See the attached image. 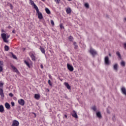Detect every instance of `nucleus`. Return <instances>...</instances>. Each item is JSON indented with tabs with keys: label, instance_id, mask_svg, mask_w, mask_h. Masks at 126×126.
Here are the masks:
<instances>
[{
	"label": "nucleus",
	"instance_id": "obj_33",
	"mask_svg": "<svg viewBox=\"0 0 126 126\" xmlns=\"http://www.w3.org/2000/svg\"><path fill=\"white\" fill-rule=\"evenodd\" d=\"M92 110H93V111H94V112L96 111V106H94L92 107Z\"/></svg>",
	"mask_w": 126,
	"mask_h": 126
},
{
	"label": "nucleus",
	"instance_id": "obj_59",
	"mask_svg": "<svg viewBox=\"0 0 126 126\" xmlns=\"http://www.w3.org/2000/svg\"><path fill=\"white\" fill-rule=\"evenodd\" d=\"M113 118H115V116H114Z\"/></svg>",
	"mask_w": 126,
	"mask_h": 126
},
{
	"label": "nucleus",
	"instance_id": "obj_13",
	"mask_svg": "<svg viewBox=\"0 0 126 126\" xmlns=\"http://www.w3.org/2000/svg\"><path fill=\"white\" fill-rule=\"evenodd\" d=\"M72 117H73V118H75V119H78L77 113L74 110L73 111V113L72 114Z\"/></svg>",
	"mask_w": 126,
	"mask_h": 126
},
{
	"label": "nucleus",
	"instance_id": "obj_24",
	"mask_svg": "<svg viewBox=\"0 0 126 126\" xmlns=\"http://www.w3.org/2000/svg\"><path fill=\"white\" fill-rule=\"evenodd\" d=\"M66 12L67 14H69V13L71 12V9H70V8H67L66 10Z\"/></svg>",
	"mask_w": 126,
	"mask_h": 126
},
{
	"label": "nucleus",
	"instance_id": "obj_37",
	"mask_svg": "<svg viewBox=\"0 0 126 126\" xmlns=\"http://www.w3.org/2000/svg\"><path fill=\"white\" fill-rule=\"evenodd\" d=\"M11 104L12 107H14V106L15 105V103H14V102H11Z\"/></svg>",
	"mask_w": 126,
	"mask_h": 126
},
{
	"label": "nucleus",
	"instance_id": "obj_40",
	"mask_svg": "<svg viewBox=\"0 0 126 126\" xmlns=\"http://www.w3.org/2000/svg\"><path fill=\"white\" fill-rule=\"evenodd\" d=\"M3 87V83H0V87Z\"/></svg>",
	"mask_w": 126,
	"mask_h": 126
},
{
	"label": "nucleus",
	"instance_id": "obj_49",
	"mask_svg": "<svg viewBox=\"0 0 126 126\" xmlns=\"http://www.w3.org/2000/svg\"><path fill=\"white\" fill-rule=\"evenodd\" d=\"M49 78H50V79H51V78H52V76H51V75H49Z\"/></svg>",
	"mask_w": 126,
	"mask_h": 126
},
{
	"label": "nucleus",
	"instance_id": "obj_39",
	"mask_svg": "<svg viewBox=\"0 0 126 126\" xmlns=\"http://www.w3.org/2000/svg\"><path fill=\"white\" fill-rule=\"evenodd\" d=\"M3 70V69L2 68V66H0V72H1Z\"/></svg>",
	"mask_w": 126,
	"mask_h": 126
},
{
	"label": "nucleus",
	"instance_id": "obj_19",
	"mask_svg": "<svg viewBox=\"0 0 126 126\" xmlns=\"http://www.w3.org/2000/svg\"><path fill=\"white\" fill-rule=\"evenodd\" d=\"M39 49L40 50L41 53L44 54V55H46L45 49L42 46H40Z\"/></svg>",
	"mask_w": 126,
	"mask_h": 126
},
{
	"label": "nucleus",
	"instance_id": "obj_50",
	"mask_svg": "<svg viewBox=\"0 0 126 126\" xmlns=\"http://www.w3.org/2000/svg\"><path fill=\"white\" fill-rule=\"evenodd\" d=\"M109 57H112V54H111V53H109Z\"/></svg>",
	"mask_w": 126,
	"mask_h": 126
},
{
	"label": "nucleus",
	"instance_id": "obj_51",
	"mask_svg": "<svg viewBox=\"0 0 126 126\" xmlns=\"http://www.w3.org/2000/svg\"><path fill=\"white\" fill-rule=\"evenodd\" d=\"M8 28H9V29H10L11 28V27L10 26H8Z\"/></svg>",
	"mask_w": 126,
	"mask_h": 126
},
{
	"label": "nucleus",
	"instance_id": "obj_28",
	"mask_svg": "<svg viewBox=\"0 0 126 126\" xmlns=\"http://www.w3.org/2000/svg\"><path fill=\"white\" fill-rule=\"evenodd\" d=\"M68 39L69 41H70L71 42H72L73 41V37H72V36L71 35H70Z\"/></svg>",
	"mask_w": 126,
	"mask_h": 126
},
{
	"label": "nucleus",
	"instance_id": "obj_22",
	"mask_svg": "<svg viewBox=\"0 0 126 126\" xmlns=\"http://www.w3.org/2000/svg\"><path fill=\"white\" fill-rule=\"evenodd\" d=\"M24 63L26 64V65H27V66L29 67V68L31 67V66H30V63H29V62H28V61L25 60Z\"/></svg>",
	"mask_w": 126,
	"mask_h": 126
},
{
	"label": "nucleus",
	"instance_id": "obj_26",
	"mask_svg": "<svg viewBox=\"0 0 126 126\" xmlns=\"http://www.w3.org/2000/svg\"><path fill=\"white\" fill-rule=\"evenodd\" d=\"M7 6H10L11 9L13 10V6L12 5V4L9 3V2H8L7 3Z\"/></svg>",
	"mask_w": 126,
	"mask_h": 126
},
{
	"label": "nucleus",
	"instance_id": "obj_29",
	"mask_svg": "<svg viewBox=\"0 0 126 126\" xmlns=\"http://www.w3.org/2000/svg\"><path fill=\"white\" fill-rule=\"evenodd\" d=\"M121 65L122 66H126V62L124 61H122L121 62Z\"/></svg>",
	"mask_w": 126,
	"mask_h": 126
},
{
	"label": "nucleus",
	"instance_id": "obj_7",
	"mask_svg": "<svg viewBox=\"0 0 126 126\" xmlns=\"http://www.w3.org/2000/svg\"><path fill=\"white\" fill-rule=\"evenodd\" d=\"M18 102L21 106H24V105H25V101H24L23 99H19Z\"/></svg>",
	"mask_w": 126,
	"mask_h": 126
},
{
	"label": "nucleus",
	"instance_id": "obj_27",
	"mask_svg": "<svg viewBox=\"0 0 126 126\" xmlns=\"http://www.w3.org/2000/svg\"><path fill=\"white\" fill-rule=\"evenodd\" d=\"M73 45H74V49H75V50L77 49L78 48V46L77 44H76V42H74Z\"/></svg>",
	"mask_w": 126,
	"mask_h": 126
},
{
	"label": "nucleus",
	"instance_id": "obj_25",
	"mask_svg": "<svg viewBox=\"0 0 126 126\" xmlns=\"http://www.w3.org/2000/svg\"><path fill=\"white\" fill-rule=\"evenodd\" d=\"M45 11L47 14H51V11L48 8H45Z\"/></svg>",
	"mask_w": 126,
	"mask_h": 126
},
{
	"label": "nucleus",
	"instance_id": "obj_11",
	"mask_svg": "<svg viewBox=\"0 0 126 126\" xmlns=\"http://www.w3.org/2000/svg\"><path fill=\"white\" fill-rule=\"evenodd\" d=\"M0 95L1 97V99L4 98V94H3V90L0 88Z\"/></svg>",
	"mask_w": 126,
	"mask_h": 126
},
{
	"label": "nucleus",
	"instance_id": "obj_20",
	"mask_svg": "<svg viewBox=\"0 0 126 126\" xmlns=\"http://www.w3.org/2000/svg\"><path fill=\"white\" fill-rule=\"evenodd\" d=\"M40 95L39 94H34V98L36 100H39L40 99Z\"/></svg>",
	"mask_w": 126,
	"mask_h": 126
},
{
	"label": "nucleus",
	"instance_id": "obj_47",
	"mask_svg": "<svg viewBox=\"0 0 126 126\" xmlns=\"http://www.w3.org/2000/svg\"><path fill=\"white\" fill-rule=\"evenodd\" d=\"M59 78L60 79V80H61V81H63V79H61V78H60V77H59Z\"/></svg>",
	"mask_w": 126,
	"mask_h": 126
},
{
	"label": "nucleus",
	"instance_id": "obj_18",
	"mask_svg": "<svg viewBox=\"0 0 126 126\" xmlns=\"http://www.w3.org/2000/svg\"><path fill=\"white\" fill-rule=\"evenodd\" d=\"M5 107L6 109H7V110H10V104H9L8 102H6L5 103Z\"/></svg>",
	"mask_w": 126,
	"mask_h": 126
},
{
	"label": "nucleus",
	"instance_id": "obj_31",
	"mask_svg": "<svg viewBox=\"0 0 126 126\" xmlns=\"http://www.w3.org/2000/svg\"><path fill=\"white\" fill-rule=\"evenodd\" d=\"M85 6L86 8H89V4L88 3H85Z\"/></svg>",
	"mask_w": 126,
	"mask_h": 126
},
{
	"label": "nucleus",
	"instance_id": "obj_14",
	"mask_svg": "<svg viewBox=\"0 0 126 126\" xmlns=\"http://www.w3.org/2000/svg\"><path fill=\"white\" fill-rule=\"evenodd\" d=\"M64 85L66 87L67 89H68V90H70L71 89V87L69 85V84L67 82H64Z\"/></svg>",
	"mask_w": 126,
	"mask_h": 126
},
{
	"label": "nucleus",
	"instance_id": "obj_1",
	"mask_svg": "<svg viewBox=\"0 0 126 126\" xmlns=\"http://www.w3.org/2000/svg\"><path fill=\"white\" fill-rule=\"evenodd\" d=\"M1 37L4 43H8L7 39L10 37V35H6V33H2L1 34Z\"/></svg>",
	"mask_w": 126,
	"mask_h": 126
},
{
	"label": "nucleus",
	"instance_id": "obj_30",
	"mask_svg": "<svg viewBox=\"0 0 126 126\" xmlns=\"http://www.w3.org/2000/svg\"><path fill=\"white\" fill-rule=\"evenodd\" d=\"M4 49L5 51H6V52H7V51H9V47L7 45H5Z\"/></svg>",
	"mask_w": 126,
	"mask_h": 126
},
{
	"label": "nucleus",
	"instance_id": "obj_58",
	"mask_svg": "<svg viewBox=\"0 0 126 126\" xmlns=\"http://www.w3.org/2000/svg\"><path fill=\"white\" fill-rule=\"evenodd\" d=\"M107 17H108V15H106Z\"/></svg>",
	"mask_w": 126,
	"mask_h": 126
},
{
	"label": "nucleus",
	"instance_id": "obj_38",
	"mask_svg": "<svg viewBox=\"0 0 126 126\" xmlns=\"http://www.w3.org/2000/svg\"><path fill=\"white\" fill-rule=\"evenodd\" d=\"M9 96H10V97H13V94L12 93H10L9 94Z\"/></svg>",
	"mask_w": 126,
	"mask_h": 126
},
{
	"label": "nucleus",
	"instance_id": "obj_41",
	"mask_svg": "<svg viewBox=\"0 0 126 126\" xmlns=\"http://www.w3.org/2000/svg\"><path fill=\"white\" fill-rule=\"evenodd\" d=\"M106 111L107 114H110V110H109V109L107 108Z\"/></svg>",
	"mask_w": 126,
	"mask_h": 126
},
{
	"label": "nucleus",
	"instance_id": "obj_5",
	"mask_svg": "<svg viewBox=\"0 0 126 126\" xmlns=\"http://www.w3.org/2000/svg\"><path fill=\"white\" fill-rule=\"evenodd\" d=\"M30 56L31 58H32V61H36V58H35V55H34V52H30Z\"/></svg>",
	"mask_w": 126,
	"mask_h": 126
},
{
	"label": "nucleus",
	"instance_id": "obj_42",
	"mask_svg": "<svg viewBox=\"0 0 126 126\" xmlns=\"http://www.w3.org/2000/svg\"><path fill=\"white\" fill-rule=\"evenodd\" d=\"M61 0H55V1L57 2V3H60V1Z\"/></svg>",
	"mask_w": 126,
	"mask_h": 126
},
{
	"label": "nucleus",
	"instance_id": "obj_35",
	"mask_svg": "<svg viewBox=\"0 0 126 126\" xmlns=\"http://www.w3.org/2000/svg\"><path fill=\"white\" fill-rule=\"evenodd\" d=\"M3 65V61H0V66Z\"/></svg>",
	"mask_w": 126,
	"mask_h": 126
},
{
	"label": "nucleus",
	"instance_id": "obj_2",
	"mask_svg": "<svg viewBox=\"0 0 126 126\" xmlns=\"http://www.w3.org/2000/svg\"><path fill=\"white\" fill-rule=\"evenodd\" d=\"M35 10L36 11V13L38 14V18L40 20L43 18V14H42V13L39 11V8H37V9H35Z\"/></svg>",
	"mask_w": 126,
	"mask_h": 126
},
{
	"label": "nucleus",
	"instance_id": "obj_46",
	"mask_svg": "<svg viewBox=\"0 0 126 126\" xmlns=\"http://www.w3.org/2000/svg\"><path fill=\"white\" fill-rule=\"evenodd\" d=\"M12 32V33H15V30H13Z\"/></svg>",
	"mask_w": 126,
	"mask_h": 126
},
{
	"label": "nucleus",
	"instance_id": "obj_56",
	"mask_svg": "<svg viewBox=\"0 0 126 126\" xmlns=\"http://www.w3.org/2000/svg\"><path fill=\"white\" fill-rule=\"evenodd\" d=\"M125 21H126V18H125Z\"/></svg>",
	"mask_w": 126,
	"mask_h": 126
},
{
	"label": "nucleus",
	"instance_id": "obj_8",
	"mask_svg": "<svg viewBox=\"0 0 126 126\" xmlns=\"http://www.w3.org/2000/svg\"><path fill=\"white\" fill-rule=\"evenodd\" d=\"M67 69H68V70H69V71H73V66H72V65L69 63H67Z\"/></svg>",
	"mask_w": 126,
	"mask_h": 126
},
{
	"label": "nucleus",
	"instance_id": "obj_15",
	"mask_svg": "<svg viewBox=\"0 0 126 126\" xmlns=\"http://www.w3.org/2000/svg\"><path fill=\"white\" fill-rule=\"evenodd\" d=\"M119 68V65H118V63H116L113 66V69L115 71H118Z\"/></svg>",
	"mask_w": 126,
	"mask_h": 126
},
{
	"label": "nucleus",
	"instance_id": "obj_16",
	"mask_svg": "<svg viewBox=\"0 0 126 126\" xmlns=\"http://www.w3.org/2000/svg\"><path fill=\"white\" fill-rule=\"evenodd\" d=\"M116 55L118 57L119 59L120 60H122L123 58H122V55H121V53L119 51H117L116 52Z\"/></svg>",
	"mask_w": 126,
	"mask_h": 126
},
{
	"label": "nucleus",
	"instance_id": "obj_45",
	"mask_svg": "<svg viewBox=\"0 0 126 126\" xmlns=\"http://www.w3.org/2000/svg\"><path fill=\"white\" fill-rule=\"evenodd\" d=\"M64 117H65V119H67V115H66V114L64 115Z\"/></svg>",
	"mask_w": 126,
	"mask_h": 126
},
{
	"label": "nucleus",
	"instance_id": "obj_32",
	"mask_svg": "<svg viewBox=\"0 0 126 126\" xmlns=\"http://www.w3.org/2000/svg\"><path fill=\"white\" fill-rule=\"evenodd\" d=\"M48 84L50 86H52L53 84H52V82H51L50 80H48Z\"/></svg>",
	"mask_w": 126,
	"mask_h": 126
},
{
	"label": "nucleus",
	"instance_id": "obj_12",
	"mask_svg": "<svg viewBox=\"0 0 126 126\" xmlns=\"http://www.w3.org/2000/svg\"><path fill=\"white\" fill-rule=\"evenodd\" d=\"M96 115L97 118H98V119H102V114H101V112L100 111H97L96 113Z\"/></svg>",
	"mask_w": 126,
	"mask_h": 126
},
{
	"label": "nucleus",
	"instance_id": "obj_17",
	"mask_svg": "<svg viewBox=\"0 0 126 126\" xmlns=\"http://www.w3.org/2000/svg\"><path fill=\"white\" fill-rule=\"evenodd\" d=\"M121 91H122V93H123V94H124V95H125V96H126V88L122 87L121 88Z\"/></svg>",
	"mask_w": 126,
	"mask_h": 126
},
{
	"label": "nucleus",
	"instance_id": "obj_57",
	"mask_svg": "<svg viewBox=\"0 0 126 126\" xmlns=\"http://www.w3.org/2000/svg\"><path fill=\"white\" fill-rule=\"evenodd\" d=\"M1 31H2V32H3V30H2Z\"/></svg>",
	"mask_w": 126,
	"mask_h": 126
},
{
	"label": "nucleus",
	"instance_id": "obj_43",
	"mask_svg": "<svg viewBox=\"0 0 126 126\" xmlns=\"http://www.w3.org/2000/svg\"><path fill=\"white\" fill-rule=\"evenodd\" d=\"M124 49H125V50H126V43L124 44Z\"/></svg>",
	"mask_w": 126,
	"mask_h": 126
},
{
	"label": "nucleus",
	"instance_id": "obj_34",
	"mask_svg": "<svg viewBox=\"0 0 126 126\" xmlns=\"http://www.w3.org/2000/svg\"><path fill=\"white\" fill-rule=\"evenodd\" d=\"M60 27L61 29H63H63H64V27L63 26V24H61L60 25Z\"/></svg>",
	"mask_w": 126,
	"mask_h": 126
},
{
	"label": "nucleus",
	"instance_id": "obj_3",
	"mask_svg": "<svg viewBox=\"0 0 126 126\" xmlns=\"http://www.w3.org/2000/svg\"><path fill=\"white\" fill-rule=\"evenodd\" d=\"M90 53L91 54H92L93 58H95V56H96V55H98L97 52L92 48H91L90 50Z\"/></svg>",
	"mask_w": 126,
	"mask_h": 126
},
{
	"label": "nucleus",
	"instance_id": "obj_53",
	"mask_svg": "<svg viewBox=\"0 0 126 126\" xmlns=\"http://www.w3.org/2000/svg\"><path fill=\"white\" fill-rule=\"evenodd\" d=\"M33 114H34V116H36V113H33Z\"/></svg>",
	"mask_w": 126,
	"mask_h": 126
},
{
	"label": "nucleus",
	"instance_id": "obj_55",
	"mask_svg": "<svg viewBox=\"0 0 126 126\" xmlns=\"http://www.w3.org/2000/svg\"><path fill=\"white\" fill-rule=\"evenodd\" d=\"M68 1H71V0H68Z\"/></svg>",
	"mask_w": 126,
	"mask_h": 126
},
{
	"label": "nucleus",
	"instance_id": "obj_44",
	"mask_svg": "<svg viewBox=\"0 0 126 126\" xmlns=\"http://www.w3.org/2000/svg\"><path fill=\"white\" fill-rule=\"evenodd\" d=\"M41 68H44V66H43V64L40 65Z\"/></svg>",
	"mask_w": 126,
	"mask_h": 126
},
{
	"label": "nucleus",
	"instance_id": "obj_4",
	"mask_svg": "<svg viewBox=\"0 0 126 126\" xmlns=\"http://www.w3.org/2000/svg\"><path fill=\"white\" fill-rule=\"evenodd\" d=\"M111 62L110 61V60L109 59V57L106 56L104 58V63L106 64V65H110Z\"/></svg>",
	"mask_w": 126,
	"mask_h": 126
},
{
	"label": "nucleus",
	"instance_id": "obj_10",
	"mask_svg": "<svg viewBox=\"0 0 126 126\" xmlns=\"http://www.w3.org/2000/svg\"><path fill=\"white\" fill-rule=\"evenodd\" d=\"M10 66L12 68V69H13L15 72H16V73H17L18 74L19 73V71H18V69H17V68L15 66H13V65H11Z\"/></svg>",
	"mask_w": 126,
	"mask_h": 126
},
{
	"label": "nucleus",
	"instance_id": "obj_52",
	"mask_svg": "<svg viewBox=\"0 0 126 126\" xmlns=\"http://www.w3.org/2000/svg\"><path fill=\"white\" fill-rule=\"evenodd\" d=\"M65 99H67V96L66 95V96H65Z\"/></svg>",
	"mask_w": 126,
	"mask_h": 126
},
{
	"label": "nucleus",
	"instance_id": "obj_6",
	"mask_svg": "<svg viewBox=\"0 0 126 126\" xmlns=\"http://www.w3.org/2000/svg\"><path fill=\"white\" fill-rule=\"evenodd\" d=\"M30 3L31 5H32V6H33V8L34 9H36L38 8V6H37V5H36V4H35V3H34V1L32 0H30Z\"/></svg>",
	"mask_w": 126,
	"mask_h": 126
},
{
	"label": "nucleus",
	"instance_id": "obj_36",
	"mask_svg": "<svg viewBox=\"0 0 126 126\" xmlns=\"http://www.w3.org/2000/svg\"><path fill=\"white\" fill-rule=\"evenodd\" d=\"M51 23L53 26H54V25H55V23L54 22V20H51Z\"/></svg>",
	"mask_w": 126,
	"mask_h": 126
},
{
	"label": "nucleus",
	"instance_id": "obj_54",
	"mask_svg": "<svg viewBox=\"0 0 126 126\" xmlns=\"http://www.w3.org/2000/svg\"><path fill=\"white\" fill-rule=\"evenodd\" d=\"M42 0V1H44V2L46 1V0Z\"/></svg>",
	"mask_w": 126,
	"mask_h": 126
},
{
	"label": "nucleus",
	"instance_id": "obj_23",
	"mask_svg": "<svg viewBox=\"0 0 126 126\" xmlns=\"http://www.w3.org/2000/svg\"><path fill=\"white\" fill-rule=\"evenodd\" d=\"M10 54H11L12 57L13 59H14L15 60H17V57L15 56V55L13 54V53L12 52H10Z\"/></svg>",
	"mask_w": 126,
	"mask_h": 126
},
{
	"label": "nucleus",
	"instance_id": "obj_21",
	"mask_svg": "<svg viewBox=\"0 0 126 126\" xmlns=\"http://www.w3.org/2000/svg\"><path fill=\"white\" fill-rule=\"evenodd\" d=\"M4 112V108L3 107V105H0V113H3Z\"/></svg>",
	"mask_w": 126,
	"mask_h": 126
},
{
	"label": "nucleus",
	"instance_id": "obj_48",
	"mask_svg": "<svg viewBox=\"0 0 126 126\" xmlns=\"http://www.w3.org/2000/svg\"><path fill=\"white\" fill-rule=\"evenodd\" d=\"M25 50H26V48H23V52H24V51H25Z\"/></svg>",
	"mask_w": 126,
	"mask_h": 126
},
{
	"label": "nucleus",
	"instance_id": "obj_9",
	"mask_svg": "<svg viewBox=\"0 0 126 126\" xmlns=\"http://www.w3.org/2000/svg\"><path fill=\"white\" fill-rule=\"evenodd\" d=\"M19 126V122L17 120H14L13 121L12 124L11 126Z\"/></svg>",
	"mask_w": 126,
	"mask_h": 126
}]
</instances>
